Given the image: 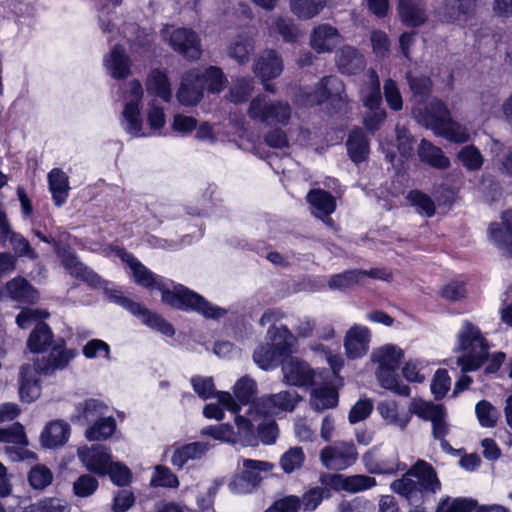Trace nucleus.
I'll use <instances>...</instances> for the list:
<instances>
[{
  "instance_id": "nucleus-50",
  "label": "nucleus",
  "mask_w": 512,
  "mask_h": 512,
  "mask_svg": "<svg viewBox=\"0 0 512 512\" xmlns=\"http://www.w3.org/2000/svg\"><path fill=\"white\" fill-rule=\"evenodd\" d=\"M50 327L44 322H38L28 339V347L33 352H41L52 342Z\"/></svg>"
},
{
  "instance_id": "nucleus-49",
  "label": "nucleus",
  "mask_w": 512,
  "mask_h": 512,
  "mask_svg": "<svg viewBox=\"0 0 512 512\" xmlns=\"http://www.w3.org/2000/svg\"><path fill=\"white\" fill-rule=\"evenodd\" d=\"M266 24L268 25V33L270 36L279 33L287 42L295 41L298 36L296 26L290 20L280 16L271 17L266 21Z\"/></svg>"
},
{
  "instance_id": "nucleus-45",
  "label": "nucleus",
  "mask_w": 512,
  "mask_h": 512,
  "mask_svg": "<svg viewBox=\"0 0 512 512\" xmlns=\"http://www.w3.org/2000/svg\"><path fill=\"white\" fill-rule=\"evenodd\" d=\"M398 9L402 22L407 26H420L427 19L425 11L410 0H400Z\"/></svg>"
},
{
  "instance_id": "nucleus-47",
  "label": "nucleus",
  "mask_w": 512,
  "mask_h": 512,
  "mask_svg": "<svg viewBox=\"0 0 512 512\" xmlns=\"http://www.w3.org/2000/svg\"><path fill=\"white\" fill-rule=\"evenodd\" d=\"M338 403V394L331 387L313 389L310 397V405L316 411L334 408Z\"/></svg>"
},
{
  "instance_id": "nucleus-41",
  "label": "nucleus",
  "mask_w": 512,
  "mask_h": 512,
  "mask_svg": "<svg viewBox=\"0 0 512 512\" xmlns=\"http://www.w3.org/2000/svg\"><path fill=\"white\" fill-rule=\"evenodd\" d=\"M403 356L400 347L387 344L373 351L372 360L378 364V368H398Z\"/></svg>"
},
{
  "instance_id": "nucleus-27",
  "label": "nucleus",
  "mask_w": 512,
  "mask_h": 512,
  "mask_svg": "<svg viewBox=\"0 0 512 512\" xmlns=\"http://www.w3.org/2000/svg\"><path fill=\"white\" fill-rule=\"evenodd\" d=\"M370 343V332L367 327L361 325L352 326L346 333L344 346L347 356L356 359L364 356Z\"/></svg>"
},
{
  "instance_id": "nucleus-22",
  "label": "nucleus",
  "mask_w": 512,
  "mask_h": 512,
  "mask_svg": "<svg viewBox=\"0 0 512 512\" xmlns=\"http://www.w3.org/2000/svg\"><path fill=\"white\" fill-rule=\"evenodd\" d=\"M282 372L286 384L298 387L310 386L315 374L308 363L294 357L283 363Z\"/></svg>"
},
{
  "instance_id": "nucleus-64",
  "label": "nucleus",
  "mask_w": 512,
  "mask_h": 512,
  "mask_svg": "<svg viewBox=\"0 0 512 512\" xmlns=\"http://www.w3.org/2000/svg\"><path fill=\"white\" fill-rule=\"evenodd\" d=\"M301 501L297 495H286L276 500L265 512H299Z\"/></svg>"
},
{
  "instance_id": "nucleus-51",
  "label": "nucleus",
  "mask_w": 512,
  "mask_h": 512,
  "mask_svg": "<svg viewBox=\"0 0 512 512\" xmlns=\"http://www.w3.org/2000/svg\"><path fill=\"white\" fill-rule=\"evenodd\" d=\"M326 0H290L291 11L301 19H311L325 7Z\"/></svg>"
},
{
  "instance_id": "nucleus-31",
  "label": "nucleus",
  "mask_w": 512,
  "mask_h": 512,
  "mask_svg": "<svg viewBox=\"0 0 512 512\" xmlns=\"http://www.w3.org/2000/svg\"><path fill=\"white\" fill-rule=\"evenodd\" d=\"M337 65L344 74H356L365 68L364 56L352 46H343L337 53Z\"/></svg>"
},
{
  "instance_id": "nucleus-28",
  "label": "nucleus",
  "mask_w": 512,
  "mask_h": 512,
  "mask_svg": "<svg viewBox=\"0 0 512 512\" xmlns=\"http://www.w3.org/2000/svg\"><path fill=\"white\" fill-rule=\"evenodd\" d=\"M341 41L338 30L329 24H320L311 34V46L318 53L331 52Z\"/></svg>"
},
{
  "instance_id": "nucleus-34",
  "label": "nucleus",
  "mask_w": 512,
  "mask_h": 512,
  "mask_svg": "<svg viewBox=\"0 0 512 512\" xmlns=\"http://www.w3.org/2000/svg\"><path fill=\"white\" fill-rule=\"evenodd\" d=\"M209 448L208 443L205 442H193L183 445L174 450L171 463L181 469L188 461L201 459Z\"/></svg>"
},
{
  "instance_id": "nucleus-52",
  "label": "nucleus",
  "mask_w": 512,
  "mask_h": 512,
  "mask_svg": "<svg viewBox=\"0 0 512 512\" xmlns=\"http://www.w3.org/2000/svg\"><path fill=\"white\" fill-rule=\"evenodd\" d=\"M237 427V432L234 431L233 427L229 424H220L215 426H209L202 430L203 435L211 436L216 440H220L223 442H229V443H237L240 442L244 446H249L250 444H246L242 441L239 429Z\"/></svg>"
},
{
  "instance_id": "nucleus-20",
  "label": "nucleus",
  "mask_w": 512,
  "mask_h": 512,
  "mask_svg": "<svg viewBox=\"0 0 512 512\" xmlns=\"http://www.w3.org/2000/svg\"><path fill=\"white\" fill-rule=\"evenodd\" d=\"M500 219L490 224L489 239L503 255L512 257V209L502 212Z\"/></svg>"
},
{
  "instance_id": "nucleus-63",
  "label": "nucleus",
  "mask_w": 512,
  "mask_h": 512,
  "mask_svg": "<svg viewBox=\"0 0 512 512\" xmlns=\"http://www.w3.org/2000/svg\"><path fill=\"white\" fill-rule=\"evenodd\" d=\"M407 199L411 203L412 206L417 208V211L421 214H424L427 217H431L435 213V204L433 200L426 194L414 190L410 191Z\"/></svg>"
},
{
  "instance_id": "nucleus-12",
  "label": "nucleus",
  "mask_w": 512,
  "mask_h": 512,
  "mask_svg": "<svg viewBox=\"0 0 512 512\" xmlns=\"http://www.w3.org/2000/svg\"><path fill=\"white\" fill-rule=\"evenodd\" d=\"M0 442L6 444L4 452L11 461H35L37 459L36 454L28 449L29 442L24 427L20 423L0 428Z\"/></svg>"
},
{
  "instance_id": "nucleus-60",
  "label": "nucleus",
  "mask_w": 512,
  "mask_h": 512,
  "mask_svg": "<svg viewBox=\"0 0 512 512\" xmlns=\"http://www.w3.org/2000/svg\"><path fill=\"white\" fill-rule=\"evenodd\" d=\"M305 454L301 447H291L280 459V465L285 473H292L302 467Z\"/></svg>"
},
{
  "instance_id": "nucleus-5",
  "label": "nucleus",
  "mask_w": 512,
  "mask_h": 512,
  "mask_svg": "<svg viewBox=\"0 0 512 512\" xmlns=\"http://www.w3.org/2000/svg\"><path fill=\"white\" fill-rule=\"evenodd\" d=\"M403 476L390 484V489L404 497L410 504L421 503L425 492L435 493L441 483L431 464L418 460Z\"/></svg>"
},
{
  "instance_id": "nucleus-53",
  "label": "nucleus",
  "mask_w": 512,
  "mask_h": 512,
  "mask_svg": "<svg viewBox=\"0 0 512 512\" xmlns=\"http://www.w3.org/2000/svg\"><path fill=\"white\" fill-rule=\"evenodd\" d=\"M482 108L484 112L490 115L497 116L498 113H502L505 120L512 123V94L502 103L501 107H498V100L494 94H489L483 97Z\"/></svg>"
},
{
  "instance_id": "nucleus-25",
  "label": "nucleus",
  "mask_w": 512,
  "mask_h": 512,
  "mask_svg": "<svg viewBox=\"0 0 512 512\" xmlns=\"http://www.w3.org/2000/svg\"><path fill=\"white\" fill-rule=\"evenodd\" d=\"M283 70L282 59L275 50H265L256 59L253 71L262 82L280 76Z\"/></svg>"
},
{
  "instance_id": "nucleus-56",
  "label": "nucleus",
  "mask_w": 512,
  "mask_h": 512,
  "mask_svg": "<svg viewBox=\"0 0 512 512\" xmlns=\"http://www.w3.org/2000/svg\"><path fill=\"white\" fill-rule=\"evenodd\" d=\"M116 429L113 417H104L96 421L87 431L86 437L93 440H104L112 436Z\"/></svg>"
},
{
  "instance_id": "nucleus-39",
  "label": "nucleus",
  "mask_w": 512,
  "mask_h": 512,
  "mask_svg": "<svg viewBox=\"0 0 512 512\" xmlns=\"http://www.w3.org/2000/svg\"><path fill=\"white\" fill-rule=\"evenodd\" d=\"M146 89L150 95H155L165 102L171 100L170 83L164 71L159 69L152 70L146 80Z\"/></svg>"
},
{
  "instance_id": "nucleus-33",
  "label": "nucleus",
  "mask_w": 512,
  "mask_h": 512,
  "mask_svg": "<svg viewBox=\"0 0 512 512\" xmlns=\"http://www.w3.org/2000/svg\"><path fill=\"white\" fill-rule=\"evenodd\" d=\"M377 411L381 418L388 424L404 431L410 422V415L400 413L399 406L394 400H383L378 403Z\"/></svg>"
},
{
  "instance_id": "nucleus-21",
  "label": "nucleus",
  "mask_w": 512,
  "mask_h": 512,
  "mask_svg": "<svg viewBox=\"0 0 512 512\" xmlns=\"http://www.w3.org/2000/svg\"><path fill=\"white\" fill-rule=\"evenodd\" d=\"M476 0H442L438 16L445 23H466L473 15Z\"/></svg>"
},
{
  "instance_id": "nucleus-57",
  "label": "nucleus",
  "mask_w": 512,
  "mask_h": 512,
  "mask_svg": "<svg viewBox=\"0 0 512 512\" xmlns=\"http://www.w3.org/2000/svg\"><path fill=\"white\" fill-rule=\"evenodd\" d=\"M253 83L249 77L237 78L229 90V100L236 104L245 102L253 91Z\"/></svg>"
},
{
  "instance_id": "nucleus-18",
  "label": "nucleus",
  "mask_w": 512,
  "mask_h": 512,
  "mask_svg": "<svg viewBox=\"0 0 512 512\" xmlns=\"http://www.w3.org/2000/svg\"><path fill=\"white\" fill-rule=\"evenodd\" d=\"M169 43L171 47L190 60H198L201 57V41L198 34L192 29L177 28L172 31Z\"/></svg>"
},
{
  "instance_id": "nucleus-24",
  "label": "nucleus",
  "mask_w": 512,
  "mask_h": 512,
  "mask_svg": "<svg viewBox=\"0 0 512 512\" xmlns=\"http://www.w3.org/2000/svg\"><path fill=\"white\" fill-rule=\"evenodd\" d=\"M387 274L379 269L366 270H349L330 277L328 286L332 290H345L355 284L361 283L367 277L387 279Z\"/></svg>"
},
{
  "instance_id": "nucleus-29",
  "label": "nucleus",
  "mask_w": 512,
  "mask_h": 512,
  "mask_svg": "<svg viewBox=\"0 0 512 512\" xmlns=\"http://www.w3.org/2000/svg\"><path fill=\"white\" fill-rule=\"evenodd\" d=\"M47 180L55 206L61 207L66 203L71 189L68 175L60 168H53L48 173Z\"/></svg>"
},
{
  "instance_id": "nucleus-2",
  "label": "nucleus",
  "mask_w": 512,
  "mask_h": 512,
  "mask_svg": "<svg viewBox=\"0 0 512 512\" xmlns=\"http://www.w3.org/2000/svg\"><path fill=\"white\" fill-rule=\"evenodd\" d=\"M62 263L71 276L87 283L88 285L92 287H100L104 285V293L109 301L123 307L131 314L137 316L145 325L166 336L171 337L174 335L175 331L170 323L161 316L150 312L140 303L127 298L121 290L108 287L107 283L103 282L94 271L79 261L73 253L64 254Z\"/></svg>"
},
{
  "instance_id": "nucleus-35",
  "label": "nucleus",
  "mask_w": 512,
  "mask_h": 512,
  "mask_svg": "<svg viewBox=\"0 0 512 512\" xmlns=\"http://www.w3.org/2000/svg\"><path fill=\"white\" fill-rule=\"evenodd\" d=\"M11 299L22 303H35L39 296L35 288L24 278L16 277L6 284Z\"/></svg>"
},
{
  "instance_id": "nucleus-6",
  "label": "nucleus",
  "mask_w": 512,
  "mask_h": 512,
  "mask_svg": "<svg viewBox=\"0 0 512 512\" xmlns=\"http://www.w3.org/2000/svg\"><path fill=\"white\" fill-rule=\"evenodd\" d=\"M226 83L222 70L215 66L205 69L194 68L187 71L181 79L177 99L184 106H195L203 98L204 88L213 94L220 93Z\"/></svg>"
},
{
  "instance_id": "nucleus-7",
  "label": "nucleus",
  "mask_w": 512,
  "mask_h": 512,
  "mask_svg": "<svg viewBox=\"0 0 512 512\" xmlns=\"http://www.w3.org/2000/svg\"><path fill=\"white\" fill-rule=\"evenodd\" d=\"M413 113L420 124L451 142L465 143L470 139L467 128L453 121L449 110L439 100L431 101L425 108L419 105Z\"/></svg>"
},
{
  "instance_id": "nucleus-58",
  "label": "nucleus",
  "mask_w": 512,
  "mask_h": 512,
  "mask_svg": "<svg viewBox=\"0 0 512 512\" xmlns=\"http://www.w3.org/2000/svg\"><path fill=\"white\" fill-rule=\"evenodd\" d=\"M150 485L153 487L177 488L179 479L170 468L157 465L151 477Z\"/></svg>"
},
{
  "instance_id": "nucleus-15",
  "label": "nucleus",
  "mask_w": 512,
  "mask_h": 512,
  "mask_svg": "<svg viewBox=\"0 0 512 512\" xmlns=\"http://www.w3.org/2000/svg\"><path fill=\"white\" fill-rule=\"evenodd\" d=\"M358 458V452L352 442H335L321 450L320 460L330 470H344L352 466Z\"/></svg>"
},
{
  "instance_id": "nucleus-4",
  "label": "nucleus",
  "mask_w": 512,
  "mask_h": 512,
  "mask_svg": "<svg viewBox=\"0 0 512 512\" xmlns=\"http://www.w3.org/2000/svg\"><path fill=\"white\" fill-rule=\"evenodd\" d=\"M300 399L297 392L281 391L264 395L254 401L245 415H238L235 419L242 441L246 444H254L256 441L255 422L260 421L262 417L278 415L281 412H292Z\"/></svg>"
},
{
  "instance_id": "nucleus-61",
  "label": "nucleus",
  "mask_w": 512,
  "mask_h": 512,
  "mask_svg": "<svg viewBox=\"0 0 512 512\" xmlns=\"http://www.w3.org/2000/svg\"><path fill=\"white\" fill-rule=\"evenodd\" d=\"M475 413L483 427H494L499 417L497 409L486 400H481L476 404Z\"/></svg>"
},
{
  "instance_id": "nucleus-14",
  "label": "nucleus",
  "mask_w": 512,
  "mask_h": 512,
  "mask_svg": "<svg viewBox=\"0 0 512 512\" xmlns=\"http://www.w3.org/2000/svg\"><path fill=\"white\" fill-rule=\"evenodd\" d=\"M342 81L335 76L323 78L315 87L301 90L295 98L296 104L304 107L320 104L332 97H341Z\"/></svg>"
},
{
  "instance_id": "nucleus-59",
  "label": "nucleus",
  "mask_w": 512,
  "mask_h": 512,
  "mask_svg": "<svg viewBox=\"0 0 512 512\" xmlns=\"http://www.w3.org/2000/svg\"><path fill=\"white\" fill-rule=\"evenodd\" d=\"M233 391L236 399L246 405L256 395L257 384L252 378L244 376L235 383Z\"/></svg>"
},
{
  "instance_id": "nucleus-40",
  "label": "nucleus",
  "mask_w": 512,
  "mask_h": 512,
  "mask_svg": "<svg viewBox=\"0 0 512 512\" xmlns=\"http://www.w3.org/2000/svg\"><path fill=\"white\" fill-rule=\"evenodd\" d=\"M506 36V32L501 30H492L489 27H481L475 35L479 48L483 49L484 52L487 53L494 50L502 52L504 47L503 42L505 41Z\"/></svg>"
},
{
  "instance_id": "nucleus-36",
  "label": "nucleus",
  "mask_w": 512,
  "mask_h": 512,
  "mask_svg": "<svg viewBox=\"0 0 512 512\" xmlns=\"http://www.w3.org/2000/svg\"><path fill=\"white\" fill-rule=\"evenodd\" d=\"M347 151L354 163L365 161L369 154V141L359 128L353 129L348 137Z\"/></svg>"
},
{
  "instance_id": "nucleus-30",
  "label": "nucleus",
  "mask_w": 512,
  "mask_h": 512,
  "mask_svg": "<svg viewBox=\"0 0 512 512\" xmlns=\"http://www.w3.org/2000/svg\"><path fill=\"white\" fill-rule=\"evenodd\" d=\"M70 427L62 420L49 422L40 435V442L43 447L56 448L64 445L69 437Z\"/></svg>"
},
{
  "instance_id": "nucleus-38",
  "label": "nucleus",
  "mask_w": 512,
  "mask_h": 512,
  "mask_svg": "<svg viewBox=\"0 0 512 512\" xmlns=\"http://www.w3.org/2000/svg\"><path fill=\"white\" fill-rule=\"evenodd\" d=\"M307 200L312 206V212L316 217H328L336 207L334 197L321 189H315L308 193Z\"/></svg>"
},
{
  "instance_id": "nucleus-3",
  "label": "nucleus",
  "mask_w": 512,
  "mask_h": 512,
  "mask_svg": "<svg viewBox=\"0 0 512 512\" xmlns=\"http://www.w3.org/2000/svg\"><path fill=\"white\" fill-rule=\"evenodd\" d=\"M77 355L75 349H67L64 342L56 343L47 357L37 358L32 364H25L20 369V397L25 402H32L40 395V375H52L64 369Z\"/></svg>"
},
{
  "instance_id": "nucleus-32",
  "label": "nucleus",
  "mask_w": 512,
  "mask_h": 512,
  "mask_svg": "<svg viewBox=\"0 0 512 512\" xmlns=\"http://www.w3.org/2000/svg\"><path fill=\"white\" fill-rule=\"evenodd\" d=\"M366 77L367 79L359 91V96L366 108L374 110L380 107L382 102L380 81L375 70H369Z\"/></svg>"
},
{
  "instance_id": "nucleus-26",
  "label": "nucleus",
  "mask_w": 512,
  "mask_h": 512,
  "mask_svg": "<svg viewBox=\"0 0 512 512\" xmlns=\"http://www.w3.org/2000/svg\"><path fill=\"white\" fill-rule=\"evenodd\" d=\"M103 62L107 73L114 79H126L131 73L130 57L120 45H115L104 57Z\"/></svg>"
},
{
  "instance_id": "nucleus-54",
  "label": "nucleus",
  "mask_w": 512,
  "mask_h": 512,
  "mask_svg": "<svg viewBox=\"0 0 512 512\" xmlns=\"http://www.w3.org/2000/svg\"><path fill=\"white\" fill-rule=\"evenodd\" d=\"M456 157L468 171L480 170L484 162L480 150L473 145H466L461 148Z\"/></svg>"
},
{
  "instance_id": "nucleus-43",
  "label": "nucleus",
  "mask_w": 512,
  "mask_h": 512,
  "mask_svg": "<svg viewBox=\"0 0 512 512\" xmlns=\"http://www.w3.org/2000/svg\"><path fill=\"white\" fill-rule=\"evenodd\" d=\"M284 355L276 346L266 343L254 351L253 360L261 369L268 370L277 366Z\"/></svg>"
},
{
  "instance_id": "nucleus-11",
  "label": "nucleus",
  "mask_w": 512,
  "mask_h": 512,
  "mask_svg": "<svg viewBox=\"0 0 512 512\" xmlns=\"http://www.w3.org/2000/svg\"><path fill=\"white\" fill-rule=\"evenodd\" d=\"M143 89L139 81L133 80L127 84L125 93V105L122 112L121 125L132 137H145L142 133V119L140 115V103L142 101Z\"/></svg>"
},
{
  "instance_id": "nucleus-23",
  "label": "nucleus",
  "mask_w": 512,
  "mask_h": 512,
  "mask_svg": "<svg viewBox=\"0 0 512 512\" xmlns=\"http://www.w3.org/2000/svg\"><path fill=\"white\" fill-rule=\"evenodd\" d=\"M191 384L194 391L203 400H206L216 394L220 404L227 410L233 413H238L240 411L239 404L234 400L229 392L215 391L212 378L196 376L191 379Z\"/></svg>"
},
{
  "instance_id": "nucleus-62",
  "label": "nucleus",
  "mask_w": 512,
  "mask_h": 512,
  "mask_svg": "<svg viewBox=\"0 0 512 512\" xmlns=\"http://www.w3.org/2000/svg\"><path fill=\"white\" fill-rule=\"evenodd\" d=\"M30 485L37 490H43L52 483L53 474L44 465L34 466L28 475Z\"/></svg>"
},
{
  "instance_id": "nucleus-10",
  "label": "nucleus",
  "mask_w": 512,
  "mask_h": 512,
  "mask_svg": "<svg viewBox=\"0 0 512 512\" xmlns=\"http://www.w3.org/2000/svg\"><path fill=\"white\" fill-rule=\"evenodd\" d=\"M409 412L417 415L423 420L430 421L432 424V435L434 439L440 441L443 451L450 452L451 445L445 439L450 430L446 417V409L443 404H435L422 399H413L409 405Z\"/></svg>"
},
{
  "instance_id": "nucleus-17",
  "label": "nucleus",
  "mask_w": 512,
  "mask_h": 512,
  "mask_svg": "<svg viewBox=\"0 0 512 512\" xmlns=\"http://www.w3.org/2000/svg\"><path fill=\"white\" fill-rule=\"evenodd\" d=\"M323 485H330L336 490H345L350 493H358L376 486L374 477L362 474L344 476L341 474H323L320 477Z\"/></svg>"
},
{
  "instance_id": "nucleus-8",
  "label": "nucleus",
  "mask_w": 512,
  "mask_h": 512,
  "mask_svg": "<svg viewBox=\"0 0 512 512\" xmlns=\"http://www.w3.org/2000/svg\"><path fill=\"white\" fill-rule=\"evenodd\" d=\"M456 351L462 352L457 365L462 372L477 370L489 355V345L480 329L470 321H464L457 332Z\"/></svg>"
},
{
  "instance_id": "nucleus-48",
  "label": "nucleus",
  "mask_w": 512,
  "mask_h": 512,
  "mask_svg": "<svg viewBox=\"0 0 512 512\" xmlns=\"http://www.w3.org/2000/svg\"><path fill=\"white\" fill-rule=\"evenodd\" d=\"M397 368H378L377 378L380 385L400 396H409V386L401 383L396 377L395 371Z\"/></svg>"
},
{
  "instance_id": "nucleus-1",
  "label": "nucleus",
  "mask_w": 512,
  "mask_h": 512,
  "mask_svg": "<svg viewBox=\"0 0 512 512\" xmlns=\"http://www.w3.org/2000/svg\"><path fill=\"white\" fill-rule=\"evenodd\" d=\"M118 256L128 264L134 281L138 285L150 290L161 291L163 303L173 308L195 311L210 319H219L226 315L227 311L224 308L212 304L200 294L154 274L131 253L121 250L118 251Z\"/></svg>"
},
{
  "instance_id": "nucleus-44",
  "label": "nucleus",
  "mask_w": 512,
  "mask_h": 512,
  "mask_svg": "<svg viewBox=\"0 0 512 512\" xmlns=\"http://www.w3.org/2000/svg\"><path fill=\"white\" fill-rule=\"evenodd\" d=\"M253 49V39L247 34L241 33L230 43L228 54L238 63L243 64L248 62L249 55L253 52Z\"/></svg>"
},
{
  "instance_id": "nucleus-37",
  "label": "nucleus",
  "mask_w": 512,
  "mask_h": 512,
  "mask_svg": "<svg viewBox=\"0 0 512 512\" xmlns=\"http://www.w3.org/2000/svg\"><path fill=\"white\" fill-rule=\"evenodd\" d=\"M418 156L422 162L436 169H447L450 166V160L443 151L425 139L419 145Z\"/></svg>"
},
{
  "instance_id": "nucleus-42",
  "label": "nucleus",
  "mask_w": 512,
  "mask_h": 512,
  "mask_svg": "<svg viewBox=\"0 0 512 512\" xmlns=\"http://www.w3.org/2000/svg\"><path fill=\"white\" fill-rule=\"evenodd\" d=\"M106 406L99 400L88 399L83 403H79L75 408V413L71 415L70 420L73 423L83 424L102 415Z\"/></svg>"
},
{
  "instance_id": "nucleus-19",
  "label": "nucleus",
  "mask_w": 512,
  "mask_h": 512,
  "mask_svg": "<svg viewBox=\"0 0 512 512\" xmlns=\"http://www.w3.org/2000/svg\"><path fill=\"white\" fill-rule=\"evenodd\" d=\"M77 455L89 471L100 476L107 474V469L112 462V456L108 448L99 444L91 447H80Z\"/></svg>"
},
{
  "instance_id": "nucleus-46",
  "label": "nucleus",
  "mask_w": 512,
  "mask_h": 512,
  "mask_svg": "<svg viewBox=\"0 0 512 512\" xmlns=\"http://www.w3.org/2000/svg\"><path fill=\"white\" fill-rule=\"evenodd\" d=\"M267 337L271 345L276 346L278 350H281L285 354L291 351V347L295 342L293 333L283 325L270 326L267 331Z\"/></svg>"
},
{
  "instance_id": "nucleus-16",
  "label": "nucleus",
  "mask_w": 512,
  "mask_h": 512,
  "mask_svg": "<svg viewBox=\"0 0 512 512\" xmlns=\"http://www.w3.org/2000/svg\"><path fill=\"white\" fill-rule=\"evenodd\" d=\"M271 469L269 462L243 459L242 472L231 481L230 490L238 494L250 492L260 481V473Z\"/></svg>"
},
{
  "instance_id": "nucleus-13",
  "label": "nucleus",
  "mask_w": 512,
  "mask_h": 512,
  "mask_svg": "<svg viewBox=\"0 0 512 512\" xmlns=\"http://www.w3.org/2000/svg\"><path fill=\"white\" fill-rule=\"evenodd\" d=\"M366 470L371 474H395L406 470V464L400 462L395 449L372 448L362 458Z\"/></svg>"
},
{
  "instance_id": "nucleus-55",
  "label": "nucleus",
  "mask_w": 512,
  "mask_h": 512,
  "mask_svg": "<svg viewBox=\"0 0 512 512\" xmlns=\"http://www.w3.org/2000/svg\"><path fill=\"white\" fill-rule=\"evenodd\" d=\"M329 496L330 491L327 488L319 486L312 487L299 497L301 501V509L304 512H313L319 507L323 499L328 498Z\"/></svg>"
},
{
  "instance_id": "nucleus-9",
  "label": "nucleus",
  "mask_w": 512,
  "mask_h": 512,
  "mask_svg": "<svg viewBox=\"0 0 512 512\" xmlns=\"http://www.w3.org/2000/svg\"><path fill=\"white\" fill-rule=\"evenodd\" d=\"M247 114L252 120L269 126H285L290 121L292 108L286 101L272 100L260 94L251 100Z\"/></svg>"
}]
</instances>
